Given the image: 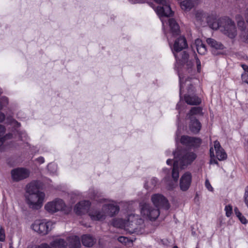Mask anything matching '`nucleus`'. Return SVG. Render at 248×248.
Here are the masks:
<instances>
[{
	"mask_svg": "<svg viewBox=\"0 0 248 248\" xmlns=\"http://www.w3.org/2000/svg\"><path fill=\"white\" fill-rule=\"evenodd\" d=\"M111 224L114 227L123 229L129 233H139L143 227V220L139 216L134 214L128 215L125 219L115 218Z\"/></svg>",
	"mask_w": 248,
	"mask_h": 248,
	"instance_id": "nucleus-1",
	"label": "nucleus"
},
{
	"mask_svg": "<svg viewBox=\"0 0 248 248\" xmlns=\"http://www.w3.org/2000/svg\"><path fill=\"white\" fill-rule=\"evenodd\" d=\"M174 155L175 160L172 170V177L174 181L176 182L179 177V166L181 169H185L194 161L197 157V155L193 152L184 150L180 151L178 153H174Z\"/></svg>",
	"mask_w": 248,
	"mask_h": 248,
	"instance_id": "nucleus-2",
	"label": "nucleus"
},
{
	"mask_svg": "<svg viewBox=\"0 0 248 248\" xmlns=\"http://www.w3.org/2000/svg\"><path fill=\"white\" fill-rule=\"evenodd\" d=\"M45 194L43 192L34 194H25L26 201L30 208L34 210L40 209L44 202Z\"/></svg>",
	"mask_w": 248,
	"mask_h": 248,
	"instance_id": "nucleus-3",
	"label": "nucleus"
},
{
	"mask_svg": "<svg viewBox=\"0 0 248 248\" xmlns=\"http://www.w3.org/2000/svg\"><path fill=\"white\" fill-rule=\"evenodd\" d=\"M202 109L200 107H193L187 114V118L190 120L189 124L190 130L194 133H198L201 128V124L196 118L195 115L202 113Z\"/></svg>",
	"mask_w": 248,
	"mask_h": 248,
	"instance_id": "nucleus-4",
	"label": "nucleus"
},
{
	"mask_svg": "<svg viewBox=\"0 0 248 248\" xmlns=\"http://www.w3.org/2000/svg\"><path fill=\"white\" fill-rule=\"evenodd\" d=\"M222 24L221 31L231 39H233L237 35V30L234 22L229 18H222Z\"/></svg>",
	"mask_w": 248,
	"mask_h": 248,
	"instance_id": "nucleus-5",
	"label": "nucleus"
},
{
	"mask_svg": "<svg viewBox=\"0 0 248 248\" xmlns=\"http://www.w3.org/2000/svg\"><path fill=\"white\" fill-rule=\"evenodd\" d=\"M52 224L51 222H46L42 220H36L31 225L32 229L41 235H45L51 230Z\"/></svg>",
	"mask_w": 248,
	"mask_h": 248,
	"instance_id": "nucleus-6",
	"label": "nucleus"
},
{
	"mask_svg": "<svg viewBox=\"0 0 248 248\" xmlns=\"http://www.w3.org/2000/svg\"><path fill=\"white\" fill-rule=\"evenodd\" d=\"M141 214L150 220H155L159 216L160 212L159 209L152 207L149 203H144L141 205Z\"/></svg>",
	"mask_w": 248,
	"mask_h": 248,
	"instance_id": "nucleus-7",
	"label": "nucleus"
},
{
	"mask_svg": "<svg viewBox=\"0 0 248 248\" xmlns=\"http://www.w3.org/2000/svg\"><path fill=\"white\" fill-rule=\"evenodd\" d=\"M65 207L64 202L60 199L47 202L45 206V209L50 213L62 211Z\"/></svg>",
	"mask_w": 248,
	"mask_h": 248,
	"instance_id": "nucleus-8",
	"label": "nucleus"
},
{
	"mask_svg": "<svg viewBox=\"0 0 248 248\" xmlns=\"http://www.w3.org/2000/svg\"><path fill=\"white\" fill-rule=\"evenodd\" d=\"M151 201L155 207L159 208H162L168 210L170 208V204L167 199L162 194H155L152 196Z\"/></svg>",
	"mask_w": 248,
	"mask_h": 248,
	"instance_id": "nucleus-9",
	"label": "nucleus"
},
{
	"mask_svg": "<svg viewBox=\"0 0 248 248\" xmlns=\"http://www.w3.org/2000/svg\"><path fill=\"white\" fill-rule=\"evenodd\" d=\"M30 174L29 170L23 168H18L11 171V175L13 180L18 182L28 178Z\"/></svg>",
	"mask_w": 248,
	"mask_h": 248,
	"instance_id": "nucleus-10",
	"label": "nucleus"
},
{
	"mask_svg": "<svg viewBox=\"0 0 248 248\" xmlns=\"http://www.w3.org/2000/svg\"><path fill=\"white\" fill-rule=\"evenodd\" d=\"M180 142L187 147H198L201 145L202 140L198 138L183 136L181 137Z\"/></svg>",
	"mask_w": 248,
	"mask_h": 248,
	"instance_id": "nucleus-11",
	"label": "nucleus"
},
{
	"mask_svg": "<svg viewBox=\"0 0 248 248\" xmlns=\"http://www.w3.org/2000/svg\"><path fill=\"white\" fill-rule=\"evenodd\" d=\"M173 54L177 62L182 65L186 64L188 69L192 67L193 62L191 61L188 60L189 55L186 51H184L180 54L178 53L173 52Z\"/></svg>",
	"mask_w": 248,
	"mask_h": 248,
	"instance_id": "nucleus-12",
	"label": "nucleus"
},
{
	"mask_svg": "<svg viewBox=\"0 0 248 248\" xmlns=\"http://www.w3.org/2000/svg\"><path fill=\"white\" fill-rule=\"evenodd\" d=\"M91 206L89 201H82L78 203L74 207V211L76 214L81 215L87 213Z\"/></svg>",
	"mask_w": 248,
	"mask_h": 248,
	"instance_id": "nucleus-13",
	"label": "nucleus"
},
{
	"mask_svg": "<svg viewBox=\"0 0 248 248\" xmlns=\"http://www.w3.org/2000/svg\"><path fill=\"white\" fill-rule=\"evenodd\" d=\"M191 173L186 172L181 178L180 181V189L184 191L187 190L191 184Z\"/></svg>",
	"mask_w": 248,
	"mask_h": 248,
	"instance_id": "nucleus-14",
	"label": "nucleus"
},
{
	"mask_svg": "<svg viewBox=\"0 0 248 248\" xmlns=\"http://www.w3.org/2000/svg\"><path fill=\"white\" fill-rule=\"evenodd\" d=\"M187 46V44L186 38L183 36H181L177 39L174 43L173 52L178 53Z\"/></svg>",
	"mask_w": 248,
	"mask_h": 248,
	"instance_id": "nucleus-15",
	"label": "nucleus"
},
{
	"mask_svg": "<svg viewBox=\"0 0 248 248\" xmlns=\"http://www.w3.org/2000/svg\"><path fill=\"white\" fill-rule=\"evenodd\" d=\"M214 147L216 151V156L219 160L221 161L227 158V155L218 141H214Z\"/></svg>",
	"mask_w": 248,
	"mask_h": 248,
	"instance_id": "nucleus-16",
	"label": "nucleus"
},
{
	"mask_svg": "<svg viewBox=\"0 0 248 248\" xmlns=\"http://www.w3.org/2000/svg\"><path fill=\"white\" fill-rule=\"evenodd\" d=\"M201 0H184L180 3L181 9L186 12L189 11L195 5L200 3Z\"/></svg>",
	"mask_w": 248,
	"mask_h": 248,
	"instance_id": "nucleus-17",
	"label": "nucleus"
},
{
	"mask_svg": "<svg viewBox=\"0 0 248 248\" xmlns=\"http://www.w3.org/2000/svg\"><path fill=\"white\" fill-rule=\"evenodd\" d=\"M89 216L93 220H102L105 219L107 216L105 210H93L89 213Z\"/></svg>",
	"mask_w": 248,
	"mask_h": 248,
	"instance_id": "nucleus-18",
	"label": "nucleus"
},
{
	"mask_svg": "<svg viewBox=\"0 0 248 248\" xmlns=\"http://www.w3.org/2000/svg\"><path fill=\"white\" fill-rule=\"evenodd\" d=\"M39 188V182L37 181H32L26 186V194H34L41 192Z\"/></svg>",
	"mask_w": 248,
	"mask_h": 248,
	"instance_id": "nucleus-19",
	"label": "nucleus"
},
{
	"mask_svg": "<svg viewBox=\"0 0 248 248\" xmlns=\"http://www.w3.org/2000/svg\"><path fill=\"white\" fill-rule=\"evenodd\" d=\"M103 210H105L106 214L112 217L119 211V207L111 203L106 204L103 206Z\"/></svg>",
	"mask_w": 248,
	"mask_h": 248,
	"instance_id": "nucleus-20",
	"label": "nucleus"
},
{
	"mask_svg": "<svg viewBox=\"0 0 248 248\" xmlns=\"http://www.w3.org/2000/svg\"><path fill=\"white\" fill-rule=\"evenodd\" d=\"M192 47L193 48H195L198 53L201 55L205 54L207 51L205 45L200 39H197L195 40V42L192 45Z\"/></svg>",
	"mask_w": 248,
	"mask_h": 248,
	"instance_id": "nucleus-21",
	"label": "nucleus"
},
{
	"mask_svg": "<svg viewBox=\"0 0 248 248\" xmlns=\"http://www.w3.org/2000/svg\"><path fill=\"white\" fill-rule=\"evenodd\" d=\"M185 100L187 104L190 105H197L201 102V99L195 95H186Z\"/></svg>",
	"mask_w": 248,
	"mask_h": 248,
	"instance_id": "nucleus-22",
	"label": "nucleus"
},
{
	"mask_svg": "<svg viewBox=\"0 0 248 248\" xmlns=\"http://www.w3.org/2000/svg\"><path fill=\"white\" fill-rule=\"evenodd\" d=\"M70 248H79L81 244L79 238L77 236H71L68 239Z\"/></svg>",
	"mask_w": 248,
	"mask_h": 248,
	"instance_id": "nucleus-23",
	"label": "nucleus"
},
{
	"mask_svg": "<svg viewBox=\"0 0 248 248\" xmlns=\"http://www.w3.org/2000/svg\"><path fill=\"white\" fill-rule=\"evenodd\" d=\"M67 244L61 238H57L50 243L51 248H66Z\"/></svg>",
	"mask_w": 248,
	"mask_h": 248,
	"instance_id": "nucleus-24",
	"label": "nucleus"
},
{
	"mask_svg": "<svg viewBox=\"0 0 248 248\" xmlns=\"http://www.w3.org/2000/svg\"><path fill=\"white\" fill-rule=\"evenodd\" d=\"M179 79H180V96H181L182 94V89L184 88L185 84H186L187 85L189 86L188 89V93L192 92L193 90L192 89L193 86L190 83V82L187 80L185 79V83H184V78L182 77L181 75H179Z\"/></svg>",
	"mask_w": 248,
	"mask_h": 248,
	"instance_id": "nucleus-25",
	"label": "nucleus"
},
{
	"mask_svg": "<svg viewBox=\"0 0 248 248\" xmlns=\"http://www.w3.org/2000/svg\"><path fill=\"white\" fill-rule=\"evenodd\" d=\"M82 242L84 246L90 247L93 246L94 239L90 235H84L82 237Z\"/></svg>",
	"mask_w": 248,
	"mask_h": 248,
	"instance_id": "nucleus-26",
	"label": "nucleus"
},
{
	"mask_svg": "<svg viewBox=\"0 0 248 248\" xmlns=\"http://www.w3.org/2000/svg\"><path fill=\"white\" fill-rule=\"evenodd\" d=\"M169 24L170 30L173 34H178L179 32V26L176 21L173 18L169 20Z\"/></svg>",
	"mask_w": 248,
	"mask_h": 248,
	"instance_id": "nucleus-27",
	"label": "nucleus"
},
{
	"mask_svg": "<svg viewBox=\"0 0 248 248\" xmlns=\"http://www.w3.org/2000/svg\"><path fill=\"white\" fill-rule=\"evenodd\" d=\"M207 43L212 47L216 49H223V45L220 42H218L215 39L208 38L206 39Z\"/></svg>",
	"mask_w": 248,
	"mask_h": 248,
	"instance_id": "nucleus-28",
	"label": "nucleus"
},
{
	"mask_svg": "<svg viewBox=\"0 0 248 248\" xmlns=\"http://www.w3.org/2000/svg\"><path fill=\"white\" fill-rule=\"evenodd\" d=\"M89 197L91 199H93L98 201V202H102V201H104L105 199L101 198V194L98 192L94 189H90L89 192Z\"/></svg>",
	"mask_w": 248,
	"mask_h": 248,
	"instance_id": "nucleus-29",
	"label": "nucleus"
},
{
	"mask_svg": "<svg viewBox=\"0 0 248 248\" xmlns=\"http://www.w3.org/2000/svg\"><path fill=\"white\" fill-rule=\"evenodd\" d=\"M222 20V18H219L218 19H215L212 22H209V25L211 28L213 30H217L219 29L221 31V28H222V24L221 23Z\"/></svg>",
	"mask_w": 248,
	"mask_h": 248,
	"instance_id": "nucleus-30",
	"label": "nucleus"
},
{
	"mask_svg": "<svg viewBox=\"0 0 248 248\" xmlns=\"http://www.w3.org/2000/svg\"><path fill=\"white\" fill-rule=\"evenodd\" d=\"M234 212L236 217L239 218L241 222L244 224H246L247 223V220L246 217L242 215L240 213L239 209L237 207H235L234 209Z\"/></svg>",
	"mask_w": 248,
	"mask_h": 248,
	"instance_id": "nucleus-31",
	"label": "nucleus"
},
{
	"mask_svg": "<svg viewBox=\"0 0 248 248\" xmlns=\"http://www.w3.org/2000/svg\"><path fill=\"white\" fill-rule=\"evenodd\" d=\"M204 16V13L202 11L198 10L195 12V17L198 22H201Z\"/></svg>",
	"mask_w": 248,
	"mask_h": 248,
	"instance_id": "nucleus-32",
	"label": "nucleus"
},
{
	"mask_svg": "<svg viewBox=\"0 0 248 248\" xmlns=\"http://www.w3.org/2000/svg\"><path fill=\"white\" fill-rule=\"evenodd\" d=\"M8 104V99L5 96H2L0 98V109L6 106Z\"/></svg>",
	"mask_w": 248,
	"mask_h": 248,
	"instance_id": "nucleus-33",
	"label": "nucleus"
},
{
	"mask_svg": "<svg viewBox=\"0 0 248 248\" xmlns=\"http://www.w3.org/2000/svg\"><path fill=\"white\" fill-rule=\"evenodd\" d=\"M240 35L243 41L248 43V30L243 31Z\"/></svg>",
	"mask_w": 248,
	"mask_h": 248,
	"instance_id": "nucleus-34",
	"label": "nucleus"
},
{
	"mask_svg": "<svg viewBox=\"0 0 248 248\" xmlns=\"http://www.w3.org/2000/svg\"><path fill=\"white\" fill-rule=\"evenodd\" d=\"M237 25L239 29L241 30V31L246 30L245 23L243 19L237 20Z\"/></svg>",
	"mask_w": 248,
	"mask_h": 248,
	"instance_id": "nucleus-35",
	"label": "nucleus"
},
{
	"mask_svg": "<svg viewBox=\"0 0 248 248\" xmlns=\"http://www.w3.org/2000/svg\"><path fill=\"white\" fill-rule=\"evenodd\" d=\"M210 155L211 157V160L210 162L211 163H214V164H217V161L215 160L214 158L215 157V155L214 153V149L213 147L210 148Z\"/></svg>",
	"mask_w": 248,
	"mask_h": 248,
	"instance_id": "nucleus-36",
	"label": "nucleus"
},
{
	"mask_svg": "<svg viewBox=\"0 0 248 248\" xmlns=\"http://www.w3.org/2000/svg\"><path fill=\"white\" fill-rule=\"evenodd\" d=\"M118 240L119 242L124 244H127L128 243H132V241L129 240L127 237L122 236L119 237Z\"/></svg>",
	"mask_w": 248,
	"mask_h": 248,
	"instance_id": "nucleus-37",
	"label": "nucleus"
},
{
	"mask_svg": "<svg viewBox=\"0 0 248 248\" xmlns=\"http://www.w3.org/2000/svg\"><path fill=\"white\" fill-rule=\"evenodd\" d=\"M48 170L51 173H55L57 170V166L54 163H50L47 166Z\"/></svg>",
	"mask_w": 248,
	"mask_h": 248,
	"instance_id": "nucleus-38",
	"label": "nucleus"
},
{
	"mask_svg": "<svg viewBox=\"0 0 248 248\" xmlns=\"http://www.w3.org/2000/svg\"><path fill=\"white\" fill-rule=\"evenodd\" d=\"M244 202L248 208V186L245 189V192L243 196Z\"/></svg>",
	"mask_w": 248,
	"mask_h": 248,
	"instance_id": "nucleus-39",
	"label": "nucleus"
},
{
	"mask_svg": "<svg viewBox=\"0 0 248 248\" xmlns=\"http://www.w3.org/2000/svg\"><path fill=\"white\" fill-rule=\"evenodd\" d=\"M232 207L230 205H227L225 207V211L226 212V215L227 217H229L232 213Z\"/></svg>",
	"mask_w": 248,
	"mask_h": 248,
	"instance_id": "nucleus-40",
	"label": "nucleus"
},
{
	"mask_svg": "<svg viewBox=\"0 0 248 248\" xmlns=\"http://www.w3.org/2000/svg\"><path fill=\"white\" fill-rule=\"evenodd\" d=\"M5 238V232L3 229L1 228L0 229V241L3 242L4 241Z\"/></svg>",
	"mask_w": 248,
	"mask_h": 248,
	"instance_id": "nucleus-41",
	"label": "nucleus"
},
{
	"mask_svg": "<svg viewBox=\"0 0 248 248\" xmlns=\"http://www.w3.org/2000/svg\"><path fill=\"white\" fill-rule=\"evenodd\" d=\"M205 186H206V187L207 188V189L210 191H212L213 190V188L212 187V186H211L210 182H209V181L208 180H206L205 181Z\"/></svg>",
	"mask_w": 248,
	"mask_h": 248,
	"instance_id": "nucleus-42",
	"label": "nucleus"
},
{
	"mask_svg": "<svg viewBox=\"0 0 248 248\" xmlns=\"http://www.w3.org/2000/svg\"><path fill=\"white\" fill-rule=\"evenodd\" d=\"M242 78L243 81L248 84V74L246 73L242 74Z\"/></svg>",
	"mask_w": 248,
	"mask_h": 248,
	"instance_id": "nucleus-43",
	"label": "nucleus"
},
{
	"mask_svg": "<svg viewBox=\"0 0 248 248\" xmlns=\"http://www.w3.org/2000/svg\"><path fill=\"white\" fill-rule=\"evenodd\" d=\"M5 132V128L4 126L0 124V138L3 136Z\"/></svg>",
	"mask_w": 248,
	"mask_h": 248,
	"instance_id": "nucleus-44",
	"label": "nucleus"
},
{
	"mask_svg": "<svg viewBox=\"0 0 248 248\" xmlns=\"http://www.w3.org/2000/svg\"><path fill=\"white\" fill-rule=\"evenodd\" d=\"M10 136H11L10 135H6V136H4L3 137H1L0 138V146L3 144V142L7 139V137H8V138H10Z\"/></svg>",
	"mask_w": 248,
	"mask_h": 248,
	"instance_id": "nucleus-45",
	"label": "nucleus"
},
{
	"mask_svg": "<svg viewBox=\"0 0 248 248\" xmlns=\"http://www.w3.org/2000/svg\"><path fill=\"white\" fill-rule=\"evenodd\" d=\"M38 248H50L48 244H47L46 243H44V244H42L41 245L39 246L38 247Z\"/></svg>",
	"mask_w": 248,
	"mask_h": 248,
	"instance_id": "nucleus-46",
	"label": "nucleus"
},
{
	"mask_svg": "<svg viewBox=\"0 0 248 248\" xmlns=\"http://www.w3.org/2000/svg\"><path fill=\"white\" fill-rule=\"evenodd\" d=\"M36 161L40 164H42L45 162L44 157L40 156L36 159Z\"/></svg>",
	"mask_w": 248,
	"mask_h": 248,
	"instance_id": "nucleus-47",
	"label": "nucleus"
},
{
	"mask_svg": "<svg viewBox=\"0 0 248 248\" xmlns=\"http://www.w3.org/2000/svg\"><path fill=\"white\" fill-rule=\"evenodd\" d=\"M245 18L247 23L248 24V8H247L245 12Z\"/></svg>",
	"mask_w": 248,
	"mask_h": 248,
	"instance_id": "nucleus-48",
	"label": "nucleus"
},
{
	"mask_svg": "<svg viewBox=\"0 0 248 248\" xmlns=\"http://www.w3.org/2000/svg\"><path fill=\"white\" fill-rule=\"evenodd\" d=\"M5 119V115L1 112H0V122H2Z\"/></svg>",
	"mask_w": 248,
	"mask_h": 248,
	"instance_id": "nucleus-49",
	"label": "nucleus"
},
{
	"mask_svg": "<svg viewBox=\"0 0 248 248\" xmlns=\"http://www.w3.org/2000/svg\"><path fill=\"white\" fill-rule=\"evenodd\" d=\"M242 67L244 70L245 71V73L248 72V66L245 64H242Z\"/></svg>",
	"mask_w": 248,
	"mask_h": 248,
	"instance_id": "nucleus-50",
	"label": "nucleus"
},
{
	"mask_svg": "<svg viewBox=\"0 0 248 248\" xmlns=\"http://www.w3.org/2000/svg\"><path fill=\"white\" fill-rule=\"evenodd\" d=\"M151 182H152L153 185L155 186V184L157 182V180L156 178H154L152 179Z\"/></svg>",
	"mask_w": 248,
	"mask_h": 248,
	"instance_id": "nucleus-51",
	"label": "nucleus"
},
{
	"mask_svg": "<svg viewBox=\"0 0 248 248\" xmlns=\"http://www.w3.org/2000/svg\"><path fill=\"white\" fill-rule=\"evenodd\" d=\"M181 105V103L180 102L178 103V104H177V106H176V108L177 109L179 110L180 109Z\"/></svg>",
	"mask_w": 248,
	"mask_h": 248,
	"instance_id": "nucleus-52",
	"label": "nucleus"
},
{
	"mask_svg": "<svg viewBox=\"0 0 248 248\" xmlns=\"http://www.w3.org/2000/svg\"><path fill=\"white\" fill-rule=\"evenodd\" d=\"M196 64H197V65H200V64H201V62H200V60H199L198 58H196Z\"/></svg>",
	"mask_w": 248,
	"mask_h": 248,
	"instance_id": "nucleus-53",
	"label": "nucleus"
},
{
	"mask_svg": "<svg viewBox=\"0 0 248 248\" xmlns=\"http://www.w3.org/2000/svg\"><path fill=\"white\" fill-rule=\"evenodd\" d=\"M130 2H131L132 3H135L139 2L138 0H129Z\"/></svg>",
	"mask_w": 248,
	"mask_h": 248,
	"instance_id": "nucleus-54",
	"label": "nucleus"
},
{
	"mask_svg": "<svg viewBox=\"0 0 248 248\" xmlns=\"http://www.w3.org/2000/svg\"><path fill=\"white\" fill-rule=\"evenodd\" d=\"M197 70L198 72H200L201 69V64L200 65H197Z\"/></svg>",
	"mask_w": 248,
	"mask_h": 248,
	"instance_id": "nucleus-55",
	"label": "nucleus"
},
{
	"mask_svg": "<svg viewBox=\"0 0 248 248\" xmlns=\"http://www.w3.org/2000/svg\"><path fill=\"white\" fill-rule=\"evenodd\" d=\"M171 162H172V160L170 159H169L167 160V164L168 165H170L171 164Z\"/></svg>",
	"mask_w": 248,
	"mask_h": 248,
	"instance_id": "nucleus-56",
	"label": "nucleus"
},
{
	"mask_svg": "<svg viewBox=\"0 0 248 248\" xmlns=\"http://www.w3.org/2000/svg\"><path fill=\"white\" fill-rule=\"evenodd\" d=\"M23 136H21V140H24L23 139V138H25V140H26V137H27V135L25 133H24L23 134Z\"/></svg>",
	"mask_w": 248,
	"mask_h": 248,
	"instance_id": "nucleus-57",
	"label": "nucleus"
},
{
	"mask_svg": "<svg viewBox=\"0 0 248 248\" xmlns=\"http://www.w3.org/2000/svg\"><path fill=\"white\" fill-rule=\"evenodd\" d=\"M173 248H178L177 246H174Z\"/></svg>",
	"mask_w": 248,
	"mask_h": 248,
	"instance_id": "nucleus-58",
	"label": "nucleus"
},
{
	"mask_svg": "<svg viewBox=\"0 0 248 248\" xmlns=\"http://www.w3.org/2000/svg\"><path fill=\"white\" fill-rule=\"evenodd\" d=\"M196 248H198L197 247Z\"/></svg>",
	"mask_w": 248,
	"mask_h": 248,
	"instance_id": "nucleus-59",
	"label": "nucleus"
}]
</instances>
